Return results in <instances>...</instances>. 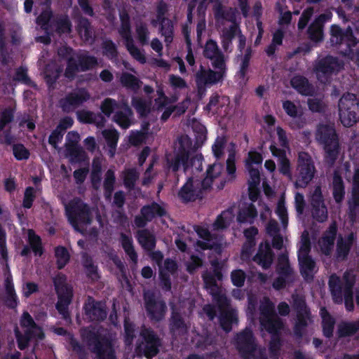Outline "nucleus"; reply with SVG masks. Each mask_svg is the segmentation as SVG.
<instances>
[{"label":"nucleus","mask_w":359,"mask_h":359,"mask_svg":"<svg viewBox=\"0 0 359 359\" xmlns=\"http://www.w3.org/2000/svg\"><path fill=\"white\" fill-rule=\"evenodd\" d=\"M260 319H265L277 315L275 311V306L273 303L269 299H266L264 303L260 305Z\"/></svg>","instance_id":"nucleus-58"},{"label":"nucleus","mask_w":359,"mask_h":359,"mask_svg":"<svg viewBox=\"0 0 359 359\" xmlns=\"http://www.w3.org/2000/svg\"><path fill=\"white\" fill-rule=\"evenodd\" d=\"M260 325L271 335L281 334L284 328L283 320L275 315L265 319H259Z\"/></svg>","instance_id":"nucleus-25"},{"label":"nucleus","mask_w":359,"mask_h":359,"mask_svg":"<svg viewBox=\"0 0 359 359\" xmlns=\"http://www.w3.org/2000/svg\"><path fill=\"white\" fill-rule=\"evenodd\" d=\"M72 27L71 20L67 15L60 16L56 20V32L60 34L70 33Z\"/></svg>","instance_id":"nucleus-56"},{"label":"nucleus","mask_w":359,"mask_h":359,"mask_svg":"<svg viewBox=\"0 0 359 359\" xmlns=\"http://www.w3.org/2000/svg\"><path fill=\"white\" fill-rule=\"evenodd\" d=\"M102 53L109 60H114L118 58V52L117 46L111 39H107L102 43Z\"/></svg>","instance_id":"nucleus-50"},{"label":"nucleus","mask_w":359,"mask_h":359,"mask_svg":"<svg viewBox=\"0 0 359 359\" xmlns=\"http://www.w3.org/2000/svg\"><path fill=\"white\" fill-rule=\"evenodd\" d=\"M13 153L18 161L27 160L30 156L29 151L22 144H15L13 146Z\"/></svg>","instance_id":"nucleus-61"},{"label":"nucleus","mask_w":359,"mask_h":359,"mask_svg":"<svg viewBox=\"0 0 359 359\" xmlns=\"http://www.w3.org/2000/svg\"><path fill=\"white\" fill-rule=\"evenodd\" d=\"M354 235L349 233L347 236L343 237L339 235L336 245L335 258L337 261H344L347 259L351 248L353 244Z\"/></svg>","instance_id":"nucleus-22"},{"label":"nucleus","mask_w":359,"mask_h":359,"mask_svg":"<svg viewBox=\"0 0 359 359\" xmlns=\"http://www.w3.org/2000/svg\"><path fill=\"white\" fill-rule=\"evenodd\" d=\"M80 71L78 59L76 60L72 57L68 58L67 67L65 71V76L67 79H73L76 76L77 72Z\"/></svg>","instance_id":"nucleus-59"},{"label":"nucleus","mask_w":359,"mask_h":359,"mask_svg":"<svg viewBox=\"0 0 359 359\" xmlns=\"http://www.w3.org/2000/svg\"><path fill=\"white\" fill-rule=\"evenodd\" d=\"M119 107V104L116 100L107 97L102 102L100 110L106 116L109 117Z\"/></svg>","instance_id":"nucleus-53"},{"label":"nucleus","mask_w":359,"mask_h":359,"mask_svg":"<svg viewBox=\"0 0 359 359\" xmlns=\"http://www.w3.org/2000/svg\"><path fill=\"white\" fill-rule=\"evenodd\" d=\"M311 215L314 220L323 223L327 219V208L325 204L322 189L320 186H317L311 196Z\"/></svg>","instance_id":"nucleus-16"},{"label":"nucleus","mask_w":359,"mask_h":359,"mask_svg":"<svg viewBox=\"0 0 359 359\" xmlns=\"http://www.w3.org/2000/svg\"><path fill=\"white\" fill-rule=\"evenodd\" d=\"M332 196L337 204L341 203L345 196V187L343 179L337 172L334 173L332 179Z\"/></svg>","instance_id":"nucleus-34"},{"label":"nucleus","mask_w":359,"mask_h":359,"mask_svg":"<svg viewBox=\"0 0 359 359\" xmlns=\"http://www.w3.org/2000/svg\"><path fill=\"white\" fill-rule=\"evenodd\" d=\"M144 308L147 316L152 321H161L166 313L167 306L163 299L156 297L152 290H147L144 292Z\"/></svg>","instance_id":"nucleus-12"},{"label":"nucleus","mask_w":359,"mask_h":359,"mask_svg":"<svg viewBox=\"0 0 359 359\" xmlns=\"http://www.w3.org/2000/svg\"><path fill=\"white\" fill-rule=\"evenodd\" d=\"M102 134L107 146L110 149V151L111 152V150H115L119 137L118 131L116 129H108L104 130Z\"/></svg>","instance_id":"nucleus-54"},{"label":"nucleus","mask_w":359,"mask_h":359,"mask_svg":"<svg viewBox=\"0 0 359 359\" xmlns=\"http://www.w3.org/2000/svg\"><path fill=\"white\" fill-rule=\"evenodd\" d=\"M159 32L164 37V41L166 45L170 44L173 41L174 36V26L172 20L166 21V22L160 25Z\"/></svg>","instance_id":"nucleus-52"},{"label":"nucleus","mask_w":359,"mask_h":359,"mask_svg":"<svg viewBox=\"0 0 359 359\" xmlns=\"http://www.w3.org/2000/svg\"><path fill=\"white\" fill-rule=\"evenodd\" d=\"M56 258L57 269L61 270L65 267L70 260V254L66 247L58 245L54 249Z\"/></svg>","instance_id":"nucleus-41"},{"label":"nucleus","mask_w":359,"mask_h":359,"mask_svg":"<svg viewBox=\"0 0 359 359\" xmlns=\"http://www.w3.org/2000/svg\"><path fill=\"white\" fill-rule=\"evenodd\" d=\"M283 108L289 116L294 118L290 126L292 128L301 129L304 126L306 120L303 111L293 102L290 100L284 101Z\"/></svg>","instance_id":"nucleus-19"},{"label":"nucleus","mask_w":359,"mask_h":359,"mask_svg":"<svg viewBox=\"0 0 359 359\" xmlns=\"http://www.w3.org/2000/svg\"><path fill=\"white\" fill-rule=\"evenodd\" d=\"M233 344L241 359H268L265 348H258L257 339L250 327L237 332Z\"/></svg>","instance_id":"nucleus-4"},{"label":"nucleus","mask_w":359,"mask_h":359,"mask_svg":"<svg viewBox=\"0 0 359 359\" xmlns=\"http://www.w3.org/2000/svg\"><path fill=\"white\" fill-rule=\"evenodd\" d=\"M246 279V274L242 269H235L231 272V280L232 284L237 287H241L244 285Z\"/></svg>","instance_id":"nucleus-62"},{"label":"nucleus","mask_w":359,"mask_h":359,"mask_svg":"<svg viewBox=\"0 0 359 359\" xmlns=\"http://www.w3.org/2000/svg\"><path fill=\"white\" fill-rule=\"evenodd\" d=\"M218 318L220 327L226 333L230 332L233 324L238 322L237 314L233 310L221 311Z\"/></svg>","instance_id":"nucleus-29"},{"label":"nucleus","mask_w":359,"mask_h":359,"mask_svg":"<svg viewBox=\"0 0 359 359\" xmlns=\"http://www.w3.org/2000/svg\"><path fill=\"white\" fill-rule=\"evenodd\" d=\"M121 85L134 93L137 92L141 86V81L135 75L129 72H123L120 77Z\"/></svg>","instance_id":"nucleus-39"},{"label":"nucleus","mask_w":359,"mask_h":359,"mask_svg":"<svg viewBox=\"0 0 359 359\" xmlns=\"http://www.w3.org/2000/svg\"><path fill=\"white\" fill-rule=\"evenodd\" d=\"M224 78L222 74L208 68L205 69L202 65L195 74V81L198 93L205 91L206 88L211 87L218 83L222 82Z\"/></svg>","instance_id":"nucleus-15"},{"label":"nucleus","mask_w":359,"mask_h":359,"mask_svg":"<svg viewBox=\"0 0 359 359\" xmlns=\"http://www.w3.org/2000/svg\"><path fill=\"white\" fill-rule=\"evenodd\" d=\"M82 265L84 268L86 276L95 281L98 280L100 276L98 273L97 266L95 265L91 257L86 255L83 256Z\"/></svg>","instance_id":"nucleus-40"},{"label":"nucleus","mask_w":359,"mask_h":359,"mask_svg":"<svg viewBox=\"0 0 359 359\" xmlns=\"http://www.w3.org/2000/svg\"><path fill=\"white\" fill-rule=\"evenodd\" d=\"M116 177L114 170L109 169L105 173V177L103 183L105 197L110 198L114 189Z\"/></svg>","instance_id":"nucleus-51"},{"label":"nucleus","mask_w":359,"mask_h":359,"mask_svg":"<svg viewBox=\"0 0 359 359\" xmlns=\"http://www.w3.org/2000/svg\"><path fill=\"white\" fill-rule=\"evenodd\" d=\"M133 116L132 109L126 104L122 111H117L114 115L113 121L121 128L126 129L131 124L130 117Z\"/></svg>","instance_id":"nucleus-37"},{"label":"nucleus","mask_w":359,"mask_h":359,"mask_svg":"<svg viewBox=\"0 0 359 359\" xmlns=\"http://www.w3.org/2000/svg\"><path fill=\"white\" fill-rule=\"evenodd\" d=\"M222 53L217 43L212 39H209L205 43L203 49V56L207 59H213L218 54Z\"/></svg>","instance_id":"nucleus-55"},{"label":"nucleus","mask_w":359,"mask_h":359,"mask_svg":"<svg viewBox=\"0 0 359 359\" xmlns=\"http://www.w3.org/2000/svg\"><path fill=\"white\" fill-rule=\"evenodd\" d=\"M119 18L121 26L118 29V34L123 40L133 37L131 31L130 17L126 8L119 11Z\"/></svg>","instance_id":"nucleus-31"},{"label":"nucleus","mask_w":359,"mask_h":359,"mask_svg":"<svg viewBox=\"0 0 359 359\" xmlns=\"http://www.w3.org/2000/svg\"><path fill=\"white\" fill-rule=\"evenodd\" d=\"M274 256V252L269 243H266L264 246L261 244L252 260L264 270H267L271 266Z\"/></svg>","instance_id":"nucleus-20"},{"label":"nucleus","mask_w":359,"mask_h":359,"mask_svg":"<svg viewBox=\"0 0 359 359\" xmlns=\"http://www.w3.org/2000/svg\"><path fill=\"white\" fill-rule=\"evenodd\" d=\"M276 272L278 276H284L293 279V269L290 264L289 258L287 254L282 253L278 257L276 266Z\"/></svg>","instance_id":"nucleus-33"},{"label":"nucleus","mask_w":359,"mask_h":359,"mask_svg":"<svg viewBox=\"0 0 359 359\" xmlns=\"http://www.w3.org/2000/svg\"><path fill=\"white\" fill-rule=\"evenodd\" d=\"M20 326L26 330H31L34 333H43L42 329L35 323L32 316L25 311L20 320Z\"/></svg>","instance_id":"nucleus-48"},{"label":"nucleus","mask_w":359,"mask_h":359,"mask_svg":"<svg viewBox=\"0 0 359 359\" xmlns=\"http://www.w3.org/2000/svg\"><path fill=\"white\" fill-rule=\"evenodd\" d=\"M65 208L67 220L75 230L80 231V226L91 223L92 216L89 206L80 198L76 197L70 200Z\"/></svg>","instance_id":"nucleus-5"},{"label":"nucleus","mask_w":359,"mask_h":359,"mask_svg":"<svg viewBox=\"0 0 359 359\" xmlns=\"http://www.w3.org/2000/svg\"><path fill=\"white\" fill-rule=\"evenodd\" d=\"M316 169L311 156L306 151L298 153L295 170V187L305 188L314 178Z\"/></svg>","instance_id":"nucleus-7"},{"label":"nucleus","mask_w":359,"mask_h":359,"mask_svg":"<svg viewBox=\"0 0 359 359\" xmlns=\"http://www.w3.org/2000/svg\"><path fill=\"white\" fill-rule=\"evenodd\" d=\"M90 99L88 91L83 88L67 93L63 98L59 100V106L62 111L69 114L74 112L84 102Z\"/></svg>","instance_id":"nucleus-13"},{"label":"nucleus","mask_w":359,"mask_h":359,"mask_svg":"<svg viewBox=\"0 0 359 359\" xmlns=\"http://www.w3.org/2000/svg\"><path fill=\"white\" fill-rule=\"evenodd\" d=\"M124 342L130 345L136 337V325L128 317H125L123 321Z\"/></svg>","instance_id":"nucleus-44"},{"label":"nucleus","mask_w":359,"mask_h":359,"mask_svg":"<svg viewBox=\"0 0 359 359\" xmlns=\"http://www.w3.org/2000/svg\"><path fill=\"white\" fill-rule=\"evenodd\" d=\"M166 214L167 211L162 205L153 201L141 208L140 215H136L134 218V225L137 228H144L154 218L164 217Z\"/></svg>","instance_id":"nucleus-14"},{"label":"nucleus","mask_w":359,"mask_h":359,"mask_svg":"<svg viewBox=\"0 0 359 359\" xmlns=\"http://www.w3.org/2000/svg\"><path fill=\"white\" fill-rule=\"evenodd\" d=\"M359 330V320L353 322H343L340 323L337 329V334L339 338L351 337Z\"/></svg>","instance_id":"nucleus-38"},{"label":"nucleus","mask_w":359,"mask_h":359,"mask_svg":"<svg viewBox=\"0 0 359 359\" xmlns=\"http://www.w3.org/2000/svg\"><path fill=\"white\" fill-rule=\"evenodd\" d=\"M320 315L322 318L323 334L326 338L330 339L333 336L335 319L330 315L325 307L320 309Z\"/></svg>","instance_id":"nucleus-30"},{"label":"nucleus","mask_w":359,"mask_h":359,"mask_svg":"<svg viewBox=\"0 0 359 359\" xmlns=\"http://www.w3.org/2000/svg\"><path fill=\"white\" fill-rule=\"evenodd\" d=\"M136 238L139 244L147 252H151L156 245V239L155 236L147 229L138 230L136 234Z\"/></svg>","instance_id":"nucleus-28"},{"label":"nucleus","mask_w":359,"mask_h":359,"mask_svg":"<svg viewBox=\"0 0 359 359\" xmlns=\"http://www.w3.org/2000/svg\"><path fill=\"white\" fill-rule=\"evenodd\" d=\"M341 68V65L338 58L328 55L315 61L313 72L321 83H327Z\"/></svg>","instance_id":"nucleus-11"},{"label":"nucleus","mask_w":359,"mask_h":359,"mask_svg":"<svg viewBox=\"0 0 359 359\" xmlns=\"http://www.w3.org/2000/svg\"><path fill=\"white\" fill-rule=\"evenodd\" d=\"M316 139L323 147L324 163L329 168H332L339 156L341 149L334 126L320 123L317 126Z\"/></svg>","instance_id":"nucleus-2"},{"label":"nucleus","mask_w":359,"mask_h":359,"mask_svg":"<svg viewBox=\"0 0 359 359\" xmlns=\"http://www.w3.org/2000/svg\"><path fill=\"white\" fill-rule=\"evenodd\" d=\"M36 198V191L32 187H27L24 193L22 206L26 209H29L33 205V202Z\"/></svg>","instance_id":"nucleus-64"},{"label":"nucleus","mask_w":359,"mask_h":359,"mask_svg":"<svg viewBox=\"0 0 359 359\" xmlns=\"http://www.w3.org/2000/svg\"><path fill=\"white\" fill-rule=\"evenodd\" d=\"M131 104L141 118L147 117L151 112V99L147 100L141 97L134 96L132 97Z\"/></svg>","instance_id":"nucleus-35"},{"label":"nucleus","mask_w":359,"mask_h":359,"mask_svg":"<svg viewBox=\"0 0 359 359\" xmlns=\"http://www.w3.org/2000/svg\"><path fill=\"white\" fill-rule=\"evenodd\" d=\"M66 149L72 164L81 163L86 158L85 151L76 142L68 143Z\"/></svg>","instance_id":"nucleus-32"},{"label":"nucleus","mask_w":359,"mask_h":359,"mask_svg":"<svg viewBox=\"0 0 359 359\" xmlns=\"http://www.w3.org/2000/svg\"><path fill=\"white\" fill-rule=\"evenodd\" d=\"M14 334L16 338L18 347L20 350H25L28 346L29 341L32 339H43L44 338V333H34L31 330H25L24 334H22L16 326L14 328Z\"/></svg>","instance_id":"nucleus-24"},{"label":"nucleus","mask_w":359,"mask_h":359,"mask_svg":"<svg viewBox=\"0 0 359 359\" xmlns=\"http://www.w3.org/2000/svg\"><path fill=\"white\" fill-rule=\"evenodd\" d=\"M210 60L212 61V67L217 69V71L215 72H219L222 74V77L225 78L226 76L227 67L223 53H220L219 54L217 55L215 57Z\"/></svg>","instance_id":"nucleus-57"},{"label":"nucleus","mask_w":359,"mask_h":359,"mask_svg":"<svg viewBox=\"0 0 359 359\" xmlns=\"http://www.w3.org/2000/svg\"><path fill=\"white\" fill-rule=\"evenodd\" d=\"M120 242L126 254L129 257L130 259L137 264L138 261L137 253L133 245V241L130 236L124 233L120 234Z\"/></svg>","instance_id":"nucleus-36"},{"label":"nucleus","mask_w":359,"mask_h":359,"mask_svg":"<svg viewBox=\"0 0 359 359\" xmlns=\"http://www.w3.org/2000/svg\"><path fill=\"white\" fill-rule=\"evenodd\" d=\"M359 101L354 94L344 95L339 100V115L341 124L350 128L357 123Z\"/></svg>","instance_id":"nucleus-9"},{"label":"nucleus","mask_w":359,"mask_h":359,"mask_svg":"<svg viewBox=\"0 0 359 359\" xmlns=\"http://www.w3.org/2000/svg\"><path fill=\"white\" fill-rule=\"evenodd\" d=\"M85 314L91 321L103 322L107 316V307L104 303L100 301H93L84 307Z\"/></svg>","instance_id":"nucleus-21"},{"label":"nucleus","mask_w":359,"mask_h":359,"mask_svg":"<svg viewBox=\"0 0 359 359\" xmlns=\"http://www.w3.org/2000/svg\"><path fill=\"white\" fill-rule=\"evenodd\" d=\"M125 46L129 53L133 58L137 60L141 64H144L147 62L146 57L143 53L135 45L133 38H129L124 40Z\"/></svg>","instance_id":"nucleus-47"},{"label":"nucleus","mask_w":359,"mask_h":359,"mask_svg":"<svg viewBox=\"0 0 359 359\" xmlns=\"http://www.w3.org/2000/svg\"><path fill=\"white\" fill-rule=\"evenodd\" d=\"M298 262L299 271L303 278L308 283L313 281L315 274L318 271L316 261L312 257H305L298 259Z\"/></svg>","instance_id":"nucleus-23"},{"label":"nucleus","mask_w":359,"mask_h":359,"mask_svg":"<svg viewBox=\"0 0 359 359\" xmlns=\"http://www.w3.org/2000/svg\"><path fill=\"white\" fill-rule=\"evenodd\" d=\"M177 197L182 203L185 204L202 198L198 180H194L192 177H188L187 182L178 191Z\"/></svg>","instance_id":"nucleus-17"},{"label":"nucleus","mask_w":359,"mask_h":359,"mask_svg":"<svg viewBox=\"0 0 359 359\" xmlns=\"http://www.w3.org/2000/svg\"><path fill=\"white\" fill-rule=\"evenodd\" d=\"M142 341L138 343L136 350L141 352L147 358L151 359L156 356L161 346V339L151 327H142L140 331Z\"/></svg>","instance_id":"nucleus-10"},{"label":"nucleus","mask_w":359,"mask_h":359,"mask_svg":"<svg viewBox=\"0 0 359 359\" xmlns=\"http://www.w3.org/2000/svg\"><path fill=\"white\" fill-rule=\"evenodd\" d=\"M13 79L29 86H34V82L27 75V69L22 67L16 69Z\"/></svg>","instance_id":"nucleus-63"},{"label":"nucleus","mask_w":359,"mask_h":359,"mask_svg":"<svg viewBox=\"0 0 359 359\" xmlns=\"http://www.w3.org/2000/svg\"><path fill=\"white\" fill-rule=\"evenodd\" d=\"M291 86L299 94L305 96L312 95L314 89L309 79L302 75H295L290 80Z\"/></svg>","instance_id":"nucleus-26"},{"label":"nucleus","mask_w":359,"mask_h":359,"mask_svg":"<svg viewBox=\"0 0 359 359\" xmlns=\"http://www.w3.org/2000/svg\"><path fill=\"white\" fill-rule=\"evenodd\" d=\"M331 18L329 14L322 13L317 16L307 28L308 39L316 43H318L324 39L325 23Z\"/></svg>","instance_id":"nucleus-18"},{"label":"nucleus","mask_w":359,"mask_h":359,"mask_svg":"<svg viewBox=\"0 0 359 359\" xmlns=\"http://www.w3.org/2000/svg\"><path fill=\"white\" fill-rule=\"evenodd\" d=\"M29 245L32 250L36 256L41 257L43 254V248L42 246L41 239L40 236L34 233L29 236Z\"/></svg>","instance_id":"nucleus-60"},{"label":"nucleus","mask_w":359,"mask_h":359,"mask_svg":"<svg viewBox=\"0 0 359 359\" xmlns=\"http://www.w3.org/2000/svg\"><path fill=\"white\" fill-rule=\"evenodd\" d=\"M282 346L283 339L281 338V334L271 335V339L269 343V353L271 358H279Z\"/></svg>","instance_id":"nucleus-42"},{"label":"nucleus","mask_w":359,"mask_h":359,"mask_svg":"<svg viewBox=\"0 0 359 359\" xmlns=\"http://www.w3.org/2000/svg\"><path fill=\"white\" fill-rule=\"evenodd\" d=\"M139 177L140 173L135 168L125 170L123 172V184L125 187L128 190H133Z\"/></svg>","instance_id":"nucleus-45"},{"label":"nucleus","mask_w":359,"mask_h":359,"mask_svg":"<svg viewBox=\"0 0 359 359\" xmlns=\"http://www.w3.org/2000/svg\"><path fill=\"white\" fill-rule=\"evenodd\" d=\"M83 342L98 359H116L111 337L100 328L92 326L81 329Z\"/></svg>","instance_id":"nucleus-1"},{"label":"nucleus","mask_w":359,"mask_h":359,"mask_svg":"<svg viewBox=\"0 0 359 359\" xmlns=\"http://www.w3.org/2000/svg\"><path fill=\"white\" fill-rule=\"evenodd\" d=\"M188 328L182 314L178 311H172L169 323L170 334L172 336L175 335L177 332L184 334L187 332Z\"/></svg>","instance_id":"nucleus-27"},{"label":"nucleus","mask_w":359,"mask_h":359,"mask_svg":"<svg viewBox=\"0 0 359 359\" xmlns=\"http://www.w3.org/2000/svg\"><path fill=\"white\" fill-rule=\"evenodd\" d=\"M77 31L82 38L89 41L93 37L91 24L86 18H81L78 21Z\"/></svg>","instance_id":"nucleus-49"},{"label":"nucleus","mask_w":359,"mask_h":359,"mask_svg":"<svg viewBox=\"0 0 359 359\" xmlns=\"http://www.w3.org/2000/svg\"><path fill=\"white\" fill-rule=\"evenodd\" d=\"M78 62L80 71L86 72L93 69L97 65V59L93 55L88 54H81L78 55Z\"/></svg>","instance_id":"nucleus-46"},{"label":"nucleus","mask_w":359,"mask_h":359,"mask_svg":"<svg viewBox=\"0 0 359 359\" xmlns=\"http://www.w3.org/2000/svg\"><path fill=\"white\" fill-rule=\"evenodd\" d=\"M257 216V211L254 205L251 204L247 208L240 210L237 215V221L238 223H250L252 224L254 219Z\"/></svg>","instance_id":"nucleus-43"},{"label":"nucleus","mask_w":359,"mask_h":359,"mask_svg":"<svg viewBox=\"0 0 359 359\" xmlns=\"http://www.w3.org/2000/svg\"><path fill=\"white\" fill-rule=\"evenodd\" d=\"M330 43L335 46L340 54L351 60H355L356 65L359 67V49L353 52L354 48L358 43V39L353 34L351 27L343 29L338 25H332L330 27Z\"/></svg>","instance_id":"nucleus-3"},{"label":"nucleus","mask_w":359,"mask_h":359,"mask_svg":"<svg viewBox=\"0 0 359 359\" xmlns=\"http://www.w3.org/2000/svg\"><path fill=\"white\" fill-rule=\"evenodd\" d=\"M292 308L296 311L293 332L297 339L303 337L304 331L311 320V312L303 296L292 294Z\"/></svg>","instance_id":"nucleus-8"},{"label":"nucleus","mask_w":359,"mask_h":359,"mask_svg":"<svg viewBox=\"0 0 359 359\" xmlns=\"http://www.w3.org/2000/svg\"><path fill=\"white\" fill-rule=\"evenodd\" d=\"M53 284L57 295L55 308L63 319H70L69 306L72 301L73 288L67 283V276L62 273L53 278Z\"/></svg>","instance_id":"nucleus-6"}]
</instances>
